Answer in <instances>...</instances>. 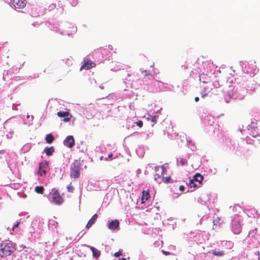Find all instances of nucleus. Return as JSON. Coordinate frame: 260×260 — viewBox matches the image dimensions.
<instances>
[{
  "instance_id": "14",
  "label": "nucleus",
  "mask_w": 260,
  "mask_h": 260,
  "mask_svg": "<svg viewBox=\"0 0 260 260\" xmlns=\"http://www.w3.org/2000/svg\"><path fill=\"white\" fill-rule=\"evenodd\" d=\"M98 218V215L95 214L93 215L91 218L88 221V223L86 224V228L89 229L95 222Z\"/></svg>"
},
{
  "instance_id": "27",
  "label": "nucleus",
  "mask_w": 260,
  "mask_h": 260,
  "mask_svg": "<svg viewBox=\"0 0 260 260\" xmlns=\"http://www.w3.org/2000/svg\"><path fill=\"white\" fill-rule=\"evenodd\" d=\"M121 255H122V250L121 249L119 250L118 252H116L114 254V256L116 257H119Z\"/></svg>"
},
{
  "instance_id": "9",
  "label": "nucleus",
  "mask_w": 260,
  "mask_h": 260,
  "mask_svg": "<svg viewBox=\"0 0 260 260\" xmlns=\"http://www.w3.org/2000/svg\"><path fill=\"white\" fill-rule=\"evenodd\" d=\"M57 115L60 117H64L63 121L64 122H69L71 120L70 117H67L70 115V113L68 111H59L57 113Z\"/></svg>"
},
{
  "instance_id": "7",
  "label": "nucleus",
  "mask_w": 260,
  "mask_h": 260,
  "mask_svg": "<svg viewBox=\"0 0 260 260\" xmlns=\"http://www.w3.org/2000/svg\"><path fill=\"white\" fill-rule=\"evenodd\" d=\"M64 145L71 148L75 144V140L72 136H68L63 141Z\"/></svg>"
},
{
  "instance_id": "13",
  "label": "nucleus",
  "mask_w": 260,
  "mask_h": 260,
  "mask_svg": "<svg viewBox=\"0 0 260 260\" xmlns=\"http://www.w3.org/2000/svg\"><path fill=\"white\" fill-rule=\"evenodd\" d=\"M158 118V116L154 115H149V117L147 118V120L148 121H150L151 122V126H153V125L156 124V123L157 121V119Z\"/></svg>"
},
{
  "instance_id": "22",
  "label": "nucleus",
  "mask_w": 260,
  "mask_h": 260,
  "mask_svg": "<svg viewBox=\"0 0 260 260\" xmlns=\"http://www.w3.org/2000/svg\"><path fill=\"white\" fill-rule=\"evenodd\" d=\"M37 174L38 175H39L40 176L45 175L46 174V170L39 167V170L37 172Z\"/></svg>"
},
{
  "instance_id": "25",
  "label": "nucleus",
  "mask_w": 260,
  "mask_h": 260,
  "mask_svg": "<svg viewBox=\"0 0 260 260\" xmlns=\"http://www.w3.org/2000/svg\"><path fill=\"white\" fill-rule=\"evenodd\" d=\"M67 190L70 192H73L74 191V187L71 185V184L67 186Z\"/></svg>"
},
{
  "instance_id": "21",
  "label": "nucleus",
  "mask_w": 260,
  "mask_h": 260,
  "mask_svg": "<svg viewBox=\"0 0 260 260\" xmlns=\"http://www.w3.org/2000/svg\"><path fill=\"white\" fill-rule=\"evenodd\" d=\"M35 190L38 193L43 194L44 191V188L42 186H37L35 187Z\"/></svg>"
},
{
  "instance_id": "17",
  "label": "nucleus",
  "mask_w": 260,
  "mask_h": 260,
  "mask_svg": "<svg viewBox=\"0 0 260 260\" xmlns=\"http://www.w3.org/2000/svg\"><path fill=\"white\" fill-rule=\"evenodd\" d=\"M187 184L189 187V188H193V189H194L196 188L199 187L200 186L198 183L195 182L194 181L191 180V179H189V182Z\"/></svg>"
},
{
  "instance_id": "12",
  "label": "nucleus",
  "mask_w": 260,
  "mask_h": 260,
  "mask_svg": "<svg viewBox=\"0 0 260 260\" xmlns=\"http://www.w3.org/2000/svg\"><path fill=\"white\" fill-rule=\"evenodd\" d=\"M90 249L92 252V256L94 258H98L101 255V252L96 249L95 248L89 246Z\"/></svg>"
},
{
  "instance_id": "38",
  "label": "nucleus",
  "mask_w": 260,
  "mask_h": 260,
  "mask_svg": "<svg viewBox=\"0 0 260 260\" xmlns=\"http://www.w3.org/2000/svg\"><path fill=\"white\" fill-rule=\"evenodd\" d=\"M258 260H260V254H259V256H258Z\"/></svg>"
},
{
  "instance_id": "15",
  "label": "nucleus",
  "mask_w": 260,
  "mask_h": 260,
  "mask_svg": "<svg viewBox=\"0 0 260 260\" xmlns=\"http://www.w3.org/2000/svg\"><path fill=\"white\" fill-rule=\"evenodd\" d=\"M212 85L210 84L208 86L204 87V93L202 94V97L204 98L206 96L208 93L212 90Z\"/></svg>"
},
{
  "instance_id": "35",
  "label": "nucleus",
  "mask_w": 260,
  "mask_h": 260,
  "mask_svg": "<svg viewBox=\"0 0 260 260\" xmlns=\"http://www.w3.org/2000/svg\"><path fill=\"white\" fill-rule=\"evenodd\" d=\"M112 156H113V154L112 153H110L108 155V157L110 158L112 157Z\"/></svg>"
},
{
  "instance_id": "33",
  "label": "nucleus",
  "mask_w": 260,
  "mask_h": 260,
  "mask_svg": "<svg viewBox=\"0 0 260 260\" xmlns=\"http://www.w3.org/2000/svg\"><path fill=\"white\" fill-rule=\"evenodd\" d=\"M194 101L195 102H198L199 101V97L197 96L194 98Z\"/></svg>"
},
{
  "instance_id": "30",
  "label": "nucleus",
  "mask_w": 260,
  "mask_h": 260,
  "mask_svg": "<svg viewBox=\"0 0 260 260\" xmlns=\"http://www.w3.org/2000/svg\"><path fill=\"white\" fill-rule=\"evenodd\" d=\"M161 252L163 253L164 254L166 255H168L170 254V252L168 251H166L164 250H162Z\"/></svg>"
},
{
  "instance_id": "19",
  "label": "nucleus",
  "mask_w": 260,
  "mask_h": 260,
  "mask_svg": "<svg viewBox=\"0 0 260 260\" xmlns=\"http://www.w3.org/2000/svg\"><path fill=\"white\" fill-rule=\"evenodd\" d=\"M212 254L217 256H222L224 254V252L222 250H217L216 249L212 250Z\"/></svg>"
},
{
  "instance_id": "8",
  "label": "nucleus",
  "mask_w": 260,
  "mask_h": 260,
  "mask_svg": "<svg viewBox=\"0 0 260 260\" xmlns=\"http://www.w3.org/2000/svg\"><path fill=\"white\" fill-rule=\"evenodd\" d=\"M119 225V221L117 219H115L110 221H109L107 224V227L111 230H115L117 228H118Z\"/></svg>"
},
{
  "instance_id": "31",
  "label": "nucleus",
  "mask_w": 260,
  "mask_h": 260,
  "mask_svg": "<svg viewBox=\"0 0 260 260\" xmlns=\"http://www.w3.org/2000/svg\"><path fill=\"white\" fill-rule=\"evenodd\" d=\"M185 189V187L183 185H181L179 186V190L181 191H183Z\"/></svg>"
},
{
  "instance_id": "1",
  "label": "nucleus",
  "mask_w": 260,
  "mask_h": 260,
  "mask_svg": "<svg viewBox=\"0 0 260 260\" xmlns=\"http://www.w3.org/2000/svg\"><path fill=\"white\" fill-rule=\"evenodd\" d=\"M15 250L14 245L10 241L3 242L1 244L0 255L4 257L11 255Z\"/></svg>"
},
{
  "instance_id": "3",
  "label": "nucleus",
  "mask_w": 260,
  "mask_h": 260,
  "mask_svg": "<svg viewBox=\"0 0 260 260\" xmlns=\"http://www.w3.org/2000/svg\"><path fill=\"white\" fill-rule=\"evenodd\" d=\"M11 4L15 9H23L26 5V0H11Z\"/></svg>"
},
{
  "instance_id": "4",
  "label": "nucleus",
  "mask_w": 260,
  "mask_h": 260,
  "mask_svg": "<svg viewBox=\"0 0 260 260\" xmlns=\"http://www.w3.org/2000/svg\"><path fill=\"white\" fill-rule=\"evenodd\" d=\"M232 230L235 234H239L241 232V225L238 221H233L232 223Z\"/></svg>"
},
{
  "instance_id": "20",
  "label": "nucleus",
  "mask_w": 260,
  "mask_h": 260,
  "mask_svg": "<svg viewBox=\"0 0 260 260\" xmlns=\"http://www.w3.org/2000/svg\"><path fill=\"white\" fill-rule=\"evenodd\" d=\"M161 170H162V172H161V174L160 175H158V174H155L154 175V179L155 181H157V179L158 178H160V177L163 175L166 172V168L164 166H161Z\"/></svg>"
},
{
  "instance_id": "5",
  "label": "nucleus",
  "mask_w": 260,
  "mask_h": 260,
  "mask_svg": "<svg viewBox=\"0 0 260 260\" xmlns=\"http://www.w3.org/2000/svg\"><path fill=\"white\" fill-rule=\"evenodd\" d=\"M53 201L57 205H60L63 202V198L60 196L58 190H55L53 193Z\"/></svg>"
},
{
  "instance_id": "34",
  "label": "nucleus",
  "mask_w": 260,
  "mask_h": 260,
  "mask_svg": "<svg viewBox=\"0 0 260 260\" xmlns=\"http://www.w3.org/2000/svg\"><path fill=\"white\" fill-rule=\"evenodd\" d=\"M255 255H258V256H259V254H260V253H259V251H256V252H255Z\"/></svg>"
},
{
  "instance_id": "23",
  "label": "nucleus",
  "mask_w": 260,
  "mask_h": 260,
  "mask_svg": "<svg viewBox=\"0 0 260 260\" xmlns=\"http://www.w3.org/2000/svg\"><path fill=\"white\" fill-rule=\"evenodd\" d=\"M48 165V161H45V162H40L39 164V167L40 168H42V169L46 170V169L47 168Z\"/></svg>"
},
{
  "instance_id": "18",
  "label": "nucleus",
  "mask_w": 260,
  "mask_h": 260,
  "mask_svg": "<svg viewBox=\"0 0 260 260\" xmlns=\"http://www.w3.org/2000/svg\"><path fill=\"white\" fill-rule=\"evenodd\" d=\"M45 140L48 144H51L54 140V137L52 134H49L46 136Z\"/></svg>"
},
{
  "instance_id": "11",
  "label": "nucleus",
  "mask_w": 260,
  "mask_h": 260,
  "mask_svg": "<svg viewBox=\"0 0 260 260\" xmlns=\"http://www.w3.org/2000/svg\"><path fill=\"white\" fill-rule=\"evenodd\" d=\"M150 198V194L149 193V190L148 189L147 190H143L142 192V197H141V203H144Z\"/></svg>"
},
{
  "instance_id": "16",
  "label": "nucleus",
  "mask_w": 260,
  "mask_h": 260,
  "mask_svg": "<svg viewBox=\"0 0 260 260\" xmlns=\"http://www.w3.org/2000/svg\"><path fill=\"white\" fill-rule=\"evenodd\" d=\"M55 149L53 146H51L50 147H46L44 149V152H45L46 154L49 156L52 155V153L54 152Z\"/></svg>"
},
{
  "instance_id": "6",
  "label": "nucleus",
  "mask_w": 260,
  "mask_h": 260,
  "mask_svg": "<svg viewBox=\"0 0 260 260\" xmlns=\"http://www.w3.org/2000/svg\"><path fill=\"white\" fill-rule=\"evenodd\" d=\"M95 66V63L92 62L91 60L87 59L84 60L83 64L80 68V70L83 69L89 70Z\"/></svg>"
},
{
  "instance_id": "10",
  "label": "nucleus",
  "mask_w": 260,
  "mask_h": 260,
  "mask_svg": "<svg viewBox=\"0 0 260 260\" xmlns=\"http://www.w3.org/2000/svg\"><path fill=\"white\" fill-rule=\"evenodd\" d=\"M203 176L200 173H196L191 180L194 181L195 182L200 185L203 180Z\"/></svg>"
},
{
  "instance_id": "32",
  "label": "nucleus",
  "mask_w": 260,
  "mask_h": 260,
  "mask_svg": "<svg viewBox=\"0 0 260 260\" xmlns=\"http://www.w3.org/2000/svg\"><path fill=\"white\" fill-rule=\"evenodd\" d=\"M226 243L228 244V246L229 247V248H231L233 246V244L231 242H226Z\"/></svg>"
},
{
  "instance_id": "37",
  "label": "nucleus",
  "mask_w": 260,
  "mask_h": 260,
  "mask_svg": "<svg viewBox=\"0 0 260 260\" xmlns=\"http://www.w3.org/2000/svg\"><path fill=\"white\" fill-rule=\"evenodd\" d=\"M183 67V68H184L185 69H186L187 68V67L186 66H184Z\"/></svg>"
},
{
  "instance_id": "2",
  "label": "nucleus",
  "mask_w": 260,
  "mask_h": 260,
  "mask_svg": "<svg viewBox=\"0 0 260 260\" xmlns=\"http://www.w3.org/2000/svg\"><path fill=\"white\" fill-rule=\"evenodd\" d=\"M70 177L72 178H78L80 176L81 164L77 160H75L71 166Z\"/></svg>"
},
{
  "instance_id": "26",
  "label": "nucleus",
  "mask_w": 260,
  "mask_h": 260,
  "mask_svg": "<svg viewBox=\"0 0 260 260\" xmlns=\"http://www.w3.org/2000/svg\"><path fill=\"white\" fill-rule=\"evenodd\" d=\"M220 218L218 217H217L216 218L214 219V220H213V222L214 224V225L220 224Z\"/></svg>"
},
{
  "instance_id": "28",
  "label": "nucleus",
  "mask_w": 260,
  "mask_h": 260,
  "mask_svg": "<svg viewBox=\"0 0 260 260\" xmlns=\"http://www.w3.org/2000/svg\"><path fill=\"white\" fill-rule=\"evenodd\" d=\"M137 125L139 127H141L143 126V121L142 120H139L137 122H136Z\"/></svg>"
},
{
  "instance_id": "36",
  "label": "nucleus",
  "mask_w": 260,
  "mask_h": 260,
  "mask_svg": "<svg viewBox=\"0 0 260 260\" xmlns=\"http://www.w3.org/2000/svg\"><path fill=\"white\" fill-rule=\"evenodd\" d=\"M119 260H126L125 258H120Z\"/></svg>"
},
{
  "instance_id": "24",
  "label": "nucleus",
  "mask_w": 260,
  "mask_h": 260,
  "mask_svg": "<svg viewBox=\"0 0 260 260\" xmlns=\"http://www.w3.org/2000/svg\"><path fill=\"white\" fill-rule=\"evenodd\" d=\"M162 181L165 183H169L170 182L171 178V177H161Z\"/></svg>"
},
{
  "instance_id": "29",
  "label": "nucleus",
  "mask_w": 260,
  "mask_h": 260,
  "mask_svg": "<svg viewBox=\"0 0 260 260\" xmlns=\"http://www.w3.org/2000/svg\"><path fill=\"white\" fill-rule=\"evenodd\" d=\"M19 223H20V222H18V221H16V222L15 223V224H14V225L13 227L12 228V230H14L15 228H17V227L18 226V225H19Z\"/></svg>"
}]
</instances>
